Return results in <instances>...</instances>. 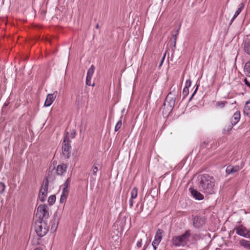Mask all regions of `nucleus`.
<instances>
[{
	"label": "nucleus",
	"instance_id": "obj_9",
	"mask_svg": "<svg viewBox=\"0 0 250 250\" xmlns=\"http://www.w3.org/2000/svg\"><path fill=\"white\" fill-rule=\"evenodd\" d=\"M205 219L203 217L196 216L193 218V224L195 228H199L205 224Z\"/></svg>",
	"mask_w": 250,
	"mask_h": 250
},
{
	"label": "nucleus",
	"instance_id": "obj_48",
	"mask_svg": "<svg viewBox=\"0 0 250 250\" xmlns=\"http://www.w3.org/2000/svg\"><path fill=\"white\" fill-rule=\"evenodd\" d=\"M157 189V191H158V190L159 191L160 190V188H156Z\"/></svg>",
	"mask_w": 250,
	"mask_h": 250
},
{
	"label": "nucleus",
	"instance_id": "obj_21",
	"mask_svg": "<svg viewBox=\"0 0 250 250\" xmlns=\"http://www.w3.org/2000/svg\"><path fill=\"white\" fill-rule=\"evenodd\" d=\"M68 194V188H63V191L61 196L60 203H63L66 199Z\"/></svg>",
	"mask_w": 250,
	"mask_h": 250
},
{
	"label": "nucleus",
	"instance_id": "obj_20",
	"mask_svg": "<svg viewBox=\"0 0 250 250\" xmlns=\"http://www.w3.org/2000/svg\"><path fill=\"white\" fill-rule=\"evenodd\" d=\"M239 245L246 249H250V241L242 239L239 241Z\"/></svg>",
	"mask_w": 250,
	"mask_h": 250
},
{
	"label": "nucleus",
	"instance_id": "obj_30",
	"mask_svg": "<svg viewBox=\"0 0 250 250\" xmlns=\"http://www.w3.org/2000/svg\"><path fill=\"white\" fill-rule=\"evenodd\" d=\"M98 170V167L96 165H94L92 167V175L93 176H97V172Z\"/></svg>",
	"mask_w": 250,
	"mask_h": 250
},
{
	"label": "nucleus",
	"instance_id": "obj_8",
	"mask_svg": "<svg viewBox=\"0 0 250 250\" xmlns=\"http://www.w3.org/2000/svg\"><path fill=\"white\" fill-rule=\"evenodd\" d=\"M164 232V231L160 229H158L157 230L154 240H153L152 243V245L154 250H156L157 246L161 242Z\"/></svg>",
	"mask_w": 250,
	"mask_h": 250
},
{
	"label": "nucleus",
	"instance_id": "obj_12",
	"mask_svg": "<svg viewBox=\"0 0 250 250\" xmlns=\"http://www.w3.org/2000/svg\"><path fill=\"white\" fill-rule=\"evenodd\" d=\"M56 175H57L55 167H50L49 168L47 176L46 177V178H47L48 179H49L50 181H53V179L55 178Z\"/></svg>",
	"mask_w": 250,
	"mask_h": 250
},
{
	"label": "nucleus",
	"instance_id": "obj_39",
	"mask_svg": "<svg viewBox=\"0 0 250 250\" xmlns=\"http://www.w3.org/2000/svg\"><path fill=\"white\" fill-rule=\"evenodd\" d=\"M244 82L246 85L250 87V83L247 78H245L244 80Z\"/></svg>",
	"mask_w": 250,
	"mask_h": 250
},
{
	"label": "nucleus",
	"instance_id": "obj_25",
	"mask_svg": "<svg viewBox=\"0 0 250 250\" xmlns=\"http://www.w3.org/2000/svg\"><path fill=\"white\" fill-rule=\"evenodd\" d=\"M179 28H180V26L179 27L178 29H176L175 31H173L172 32V35L173 37L174 38V46L175 45L176 39H177V36L179 34Z\"/></svg>",
	"mask_w": 250,
	"mask_h": 250
},
{
	"label": "nucleus",
	"instance_id": "obj_2",
	"mask_svg": "<svg viewBox=\"0 0 250 250\" xmlns=\"http://www.w3.org/2000/svg\"><path fill=\"white\" fill-rule=\"evenodd\" d=\"M34 220V228L37 234L40 237H43L46 234L49 229L45 220Z\"/></svg>",
	"mask_w": 250,
	"mask_h": 250
},
{
	"label": "nucleus",
	"instance_id": "obj_15",
	"mask_svg": "<svg viewBox=\"0 0 250 250\" xmlns=\"http://www.w3.org/2000/svg\"><path fill=\"white\" fill-rule=\"evenodd\" d=\"M191 82L190 79L187 80L186 82V86L184 88L182 92L184 98H185L188 94V88L191 86Z\"/></svg>",
	"mask_w": 250,
	"mask_h": 250
},
{
	"label": "nucleus",
	"instance_id": "obj_45",
	"mask_svg": "<svg viewBox=\"0 0 250 250\" xmlns=\"http://www.w3.org/2000/svg\"><path fill=\"white\" fill-rule=\"evenodd\" d=\"M0 188H5L4 184L0 182Z\"/></svg>",
	"mask_w": 250,
	"mask_h": 250
},
{
	"label": "nucleus",
	"instance_id": "obj_34",
	"mask_svg": "<svg viewBox=\"0 0 250 250\" xmlns=\"http://www.w3.org/2000/svg\"><path fill=\"white\" fill-rule=\"evenodd\" d=\"M91 77H86V84L87 85H89V86H90V85H92V86H94V83H93L92 84H91Z\"/></svg>",
	"mask_w": 250,
	"mask_h": 250
},
{
	"label": "nucleus",
	"instance_id": "obj_22",
	"mask_svg": "<svg viewBox=\"0 0 250 250\" xmlns=\"http://www.w3.org/2000/svg\"><path fill=\"white\" fill-rule=\"evenodd\" d=\"M244 71L247 77H250V62H247L244 67Z\"/></svg>",
	"mask_w": 250,
	"mask_h": 250
},
{
	"label": "nucleus",
	"instance_id": "obj_11",
	"mask_svg": "<svg viewBox=\"0 0 250 250\" xmlns=\"http://www.w3.org/2000/svg\"><path fill=\"white\" fill-rule=\"evenodd\" d=\"M192 196L196 200H201L204 199V196L194 188H189Z\"/></svg>",
	"mask_w": 250,
	"mask_h": 250
},
{
	"label": "nucleus",
	"instance_id": "obj_31",
	"mask_svg": "<svg viewBox=\"0 0 250 250\" xmlns=\"http://www.w3.org/2000/svg\"><path fill=\"white\" fill-rule=\"evenodd\" d=\"M227 103V102H217L216 105L217 107H223Z\"/></svg>",
	"mask_w": 250,
	"mask_h": 250
},
{
	"label": "nucleus",
	"instance_id": "obj_10",
	"mask_svg": "<svg viewBox=\"0 0 250 250\" xmlns=\"http://www.w3.org/2000/svg\"><path fill=\"white\" fill-rule=\"evenodd\" d=\"M57 91H55L53 94H48L47 96L44 103V105L46 106H50L56 98Z\"/></svg>",
	"mask_w": 250,
	"mask_h": 250
},
{
	"label": "nucleus",
	"instance_id": "obj_13",
	"mask_svg": "<svg viewBox=\"0 0 250 250\" xmlns=\"http://www.w3.org/2000/svg\"><path fill=\"white\" fill-rule=\"evenodd\" d=\"M48 188H41L39 197L41 201L44 202L47 197Z\"/></svg>",
	"mask_w": 250,
	"mask_h": 250
},
{
	"label": "nucleus",
	"instance_id": "obj_47",
	"mask_svg": "<svg viewBox=\"0 0 250 250\" xmlns=\"http://www.w3.org/2000/svg\"><path fill=\"white\" fill-rule=\"evenodd\" d=\"M96 28H99V25L98 24H97L96 26Z\"/></svg>",
	"mask_w": 250,
	"mask_h": 250
},
{
	"label": "nucleus",
	"instance_id": "obj_43",
	"mask_svg": "<svg viewBox=\"0 0 250 250\" xmlns=\"http://www.w3.org/2000/svg\"><path fill=\"white\" fill-rule=\"evenodd\" d=\"M133 199H130L129 200V205L130 207H132L133 206V200H132Z\"/></svg>",
	"mask_w": 250,
	"mask_h": 250
},
{
	"label": "nucleus",
	"instance_id": "obj_29",
	"mask_svg": "<svg viewBox=\"0 0 250 250\" xmlns=\"http://www.w3.org/2000/svg\"><path fill=\"white\" fill-rule=\"evenodd\" d=\"M137 188H132L131 191V196L132 199L135 198L137 196Z\"/></svg>",
	"mask_w": 250,
	"mask_h": 250
},
{
	"label": "nucleus",
	"instance_id": "obj_18",
	"mask_svg": "<svg viewBox=\"0 0 250 250\" xmlns=\"http://www.w3.org/2000/svg\"><path fill=\"white\" fill-rule=\"evenodd\" d=\"M244 112L249 117H250V100L247 102L244 109Z\"/></svg>",
	"mask_w": 250,
	"mask_h": 250
},
{
	"label": "nucleus",
	"instance_id": "obj_40",
	"mask_svg": "<svg viewBox=\"0 0 250 250\" xmlns=\"http://www.w3.org/2000/svg\"><path fill=\"white\" fill-rule=\"evenodd\" d=\"M137 246L139 248L141 247L142 246V239H140L137 242Z\"/></svg>",
	"mask_w": 250,
	"mask_h": 250
},
{
	"label": "nucleus",
	"instance_id": "obj_24",
	"mask_svg": "<svg viewBox=\"0 0 250 250\" xmlns=\"http://www.w3.org/2000/svg\"><path fill=\"white\" fill-rule=\"evenodd\" d=\"M245 51L250 55V41L246 42L244 44Z\"/></svg>",
	"mask_w": 250,
	"mask_h": 250
},
{
	"label": "nucleus",
	"instance_id": "obj_4",
	"mask_svg": "<svg viewBox=\"0 0 250 250\" xmlns=\"http://www.w3.org/2000/svg\"><path fill=\"white\" fill-rule=\"evenodd\" d=\"M190 235V232L189 230H186L185 232L181 235L174 236L172 238V244L175 246H184L187 243Z\"/></svg>",
	"mask_w": 250,
	"mask_h": 250
},
{
	"label": "nucleus",
	"instance_id": "obj_19",
	"mask_svg": "<svg viewBox=\"0 0 250 250\" xmlns=\"http://www.w3.org/2000/svg\"><path fill=\"white\" fill-rule=\"evenodd\" d=\"M238 170V167H234L233 166H229L227 167L226 172L227 174H233L236 172H237Z\"/></svg>",
	"mask_w": 250,
	"mask_h": 250
},
{
	"label": "nucleus",
	"instance_id": "obj_41",
	"mask_svg": "<svg viewBox=\"0 0 250 250\" xmlns=\"http://www.w3.org/2000/svg\"><path fill=\"white\" fill-rule=\"evenodd\" d=\"M244 7V3H241L239 5L238 9H239V10H242L243 9Z\"/></svg>",
	"mask_w": 250,
	"mask_h": 250
},
{
	"label": "nucleus",
	"instance_id": "obj_26",
	"mask_svg": "<svg viewBox=\"0 0 250 250\" xmlns=\"http://www.w3.org/2000/svg\"><path fill=\"white\" fill-rule=\"evenodd\" d=\"M97 182L95 178H94L93 177H91L90 178L89 180V186L90 188L94 187L95 186H97L96 184Z\"/></svg>",
	"mask_w": 250,
	"mask_h": 250
},
{
	"label": "nucleus",
	"instance_id": "obj_37",
	"mask_svg": "<svg viewBox=\"0 0 250 250\" xmlns=\"http://www.w3.org/2000/svg\"><path fill=\"white\" fill-rule=\"evenodd\" d=\"M70 138L73 139L75 136V131L74 130H72L70 134H69Z\"/></svg>",
	"mask_w": 250,
	"mask_h": 250
},
{
	"label": "nucleus",
	"instance_id": "obj_32",
	"mask_svg": "<svg viewBox=\"0 0 250 250\" xmlns=\"http://www.w3.org/2000/svg\"><path fill=\"white\" fill-rule=\"evenodd\" d=\"M232 125L231 123L230 124H229V125L227 127V128H225L224 129V132L225 133V132H228L230 130H231V129L232 128V126L233 125Z\"/></svg>",
	"mask_w": 250,
	"mask_h": 250
},
{
	"label": "nucleus",
	"instance_id": "obj_28",
	"mask_svg": "<svg viewBox=\"0 0 250 250\" xmlns=\"http://www.w3.org/2000/svg\"><path fill=\"white\" fill-rule=\"evenodd\" d=\"M55 201L56 196L54 195L50 196L48 199V202L50 205H52L55 203Z\"/></svg>",
	"mask_w": 250,
	"mask_h": 250
},
{
	"label": "nucleus",
	"instance_id": "obj_3",
	"mask_svg": "<svg viewBox=\"0 0 250 250\" xmlns=\"http://www.w3.org/2000/svg\"><path fill=\"white\" fill-rule=\"evenodd\" d=\"M70 142L69 133L66 132L62 143V153L63 157L66 159L70 157L71 150Z\"/></svg>",
	"mask_w": 250,
	"mask_h": 250
},
{
	"label": "nucleus",
	"instance_id": "obj_16",
	"mask_svg": "<svg viewBox=\"0 0 250 250\" xmlns=\"http://www.w3.org/2000/svg\"><path fill=\"white\" fill-rule=\"evenodd\" d=\"M240 114L239 112H236L235 113L231 119V121H230V123L232 124V125H235V124H236L238 121H239L240 120Z\"/></svg>",
	"mask_w": 250,
	"mask_h": 250
},
{
	"label": "nucleus",
	"instance_id": "obj_35",
	"mask_svg": "<svg viewBox=\"0 0 250 250\" xmlns=\"http://www.w3.org/2000/svg\"><path fill=\"white\" fill-rule=\"evenodd\" d=\"M70 183V179L67 178V179L66 180L64 184V188H68V187Z\"/></svg>",
	"mask_w": 250,
	"mask_h": 250
},
{
	"label": "nucleus",
	"instance_id": "obj_36",
	"mask_svg": "<svg viewBox=\"0 0 250 250\" xmlns=\"http://www.w3.org/2000/svg\"><path fill=\"white\" fill-rule=\"evenodd\" d=\"M241 11V10H239V9L238 8L234 15V18H236L239 15Z\"/></svg>",
	"mask_w": 250,
	"mask_h": 250
},
{
	"label": "nucleus",
	"instance_id": "obj_7",
	"mask_svg": "<svg viewBox=\"0 0 250 250\" xmlns=\"http://www.w3.org/2000/svg\"><path fill=\"white\" fill-rule=\"evenodd\" d=\"M234 230H235L236 233L240 236L246 238H250V230H248L242 225L239 227H235Z\"/></svg>",
	"mask_w": 250,
	"mask_h": 250
},
{
	"label": "nucleus",
	"instance_id": "obj_49",
	"mask_svg": "<svg viewBox=\"0 0 250 250\" xmlns=\"http://www.w3.org/2000/svg\"><path fill=\"white\" fill-rule=\"evenodd\" d=\"M34 250H39V249H35Z\"/></svg>",
	"mask_w": 250,
	"mask_h": 250
},
{
	"label": "nucleus",
	"instance_id": "obj_5",
	"mask_svg": "<svg viewBox=\"0 0 250 250\" xmlns=\"http://www.w3.org/2000/svg\"><path fill=\"white\" fill-rule=\"evenodd\" d=\"M48 208L46 205H40L38 207L34 220H45L49 217Z\"/></svg>",
	"mask_w": 250,
	"mask_h": 250
},
{
	"label": "nucleus",
	"instance_id": "obj_17",
	"mask_svg": "<svg viewBox=\"0 0 250 250\" xmlns=\"http://www.w3.org/2000/svg\"><path fill=\"white\" fill-rule=\"evenodd\" d=\"M66 165H58L57 169H55L57 174L58 175H62L66 170Z\"/></svg>",
	"mask_w": 250,
	"mask_h": 250
},
{
	"label": "nucleus",
	"instance_id": "obj_23",
	"mask_svg": "<svg viewBox=\"0 0 250 250\" xmlns=\"http://www.w3.org/2000/svg\"><path fill=\"white\" fill-rule=\"evenodd\" d=\"M94 70L95 67L93 65H92L87 71L86 77L92 78Z\"/></svg>",
	"mask_w": 250,
	"mask_h": 250
},
{
	"label": "nucleus",
	"instance_id": "obj_14",
	"mask_svg": "<svg viewBox=\"0 0 250 250\" xmlns=\"http://www.w3.org/2000/svg\"><path fill=\"white\" fill-rule=\"evenodd\" d=\"M58 223H59V220H58V218H57V214H55L54 216V219H53V221L52 222V224L51 228V229H50L51 232H54L56 230Z\"/></svg>",
	"mask_w": 250,
	"mask_h": 250
},
{
	"label": "nucleus",
	"instance_id": "obj_38",
	"mask_svg": "<svg viewBox=\"0 0 250 250\" xmlns=\"http://www.w3.org/2000/svg\"><path fill=\"white\" fill-rule=\"evenodd\" d=\"M166 54H167V51L165 52V53L164 54V56H163V58H162V60H161V62H160V63L159 67H161V65H162V64H163V62H164V60H165V57H166Z\"/></svg>",
	"mask_w": 250,
	"mask_h": 250
},
{
	"label": "nucleus",
	"instance_id": "obj_6",
	"mask_svg": "<svg viewBox=\"0 0 250 250\" xmlns=\"http://www.w3.org/2000/svg\"><path fill=\"white\" fill-rule=\"evenodd\" d=\"M171 93L168 94L164 103L165 108L171 111L175 105V98L170 97Z\"/></svg>",
	"mask_w": 250,
	"mask_h": 250
},
{
	"label": "nucleus",
	"instance_id": "obj_44",
	"mask_svg": "<svg viewBox=\"0 0 250 250\" xmlns=\"http://www.w3.org/2000/svg\"><path fill=\"white\" fill-rule=\"evenodd\" d=\"M5 188H0V194H2L4 191Z\"/></svg>",
	"mask_w": 250,
	"mask_h": 250
},
{
	"label": "nucleus",
	"instance_id": "obj_42",
	"mask_svg": "<svg viewBox=\"0 0 250 250\" xmlns=\"http://www.w3.org/2000/svg\"><path fill=\"white\" fill-rule=\"evenodd\" d=\"M198 86L199 85H196V88L195 89V90H194V92L193 93V94H192L189 100H191V99L192 98V97H193V96L194 95L195 93L196 92L198 88Z\"/></svg>",
	"mask_w": 250,
	"mask_h": 250
},
{
	"label": "nucleus",
	"instance_id": "obj_1",
	"mask_svg": "<svg viewBox=\"0 0 250 250\" xmlns=\"http://www.w3.org/2000/svg\"><path fill=\"white\" fill-rule=\"evenodd\" d=\"M190 182L188 184L190 188L199 187V188H213L215 186V181L213 177L208 174L198 175L197 177L194 176Z\"/></svg>",
	"mask_w": 250,
	"mask_h": 250
},
{
	"label": "nucleus",
	"instance_id": "obj_46",
	"mask_svg": "<svg viewBox=\"0 0 250 250\" xmlns=\"http://www.w3.org/2000/svg\"><path fill=\"white\" fill-rule=\"evenodd\" d=\"M235 18H234V16L233 17V18H232V19L230 21V24H231V23L233 22V21H234V20L235 19Z\"/></svg>",
	"mask_w": 250,
	"mask_h": 250
},
{
	"label": "nucleus",
	"instance_id": "obj_33",
	"mask_svg": "<svg viewBox=\"0 0 250 250\" xmlns=\"http://www.w3.org/2000/svg\"><path fill=\"white\" fill-rule=\"evenodd\" d=\"M50 181L49 179L47 178H46V180L43 182L41 188H47L48 186V182Z\"/></svg>",
	"mask_w": 250,
	"mask_h": 250
},
{
	"label": "nucleus",
	"instance_id": "obj_27",
	"mask_svg": "<svg viewBox=\"0 0 250 250\" xmlns=\"http://www.w3.org/2000/svg\"><path fill=\"white\" fill-rule=\"evenodd\" d=\"M122 116L120 117V120L117 122L115 126V131H117L122 126Z\"/></svg>",
	"mask_w": 250,
	"mask_h": 250
}]
</instances>
